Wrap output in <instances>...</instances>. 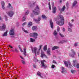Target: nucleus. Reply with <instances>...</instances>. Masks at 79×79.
<instances>
[{"mask_svg": "<svg viewBox=\"0 0 79 79\" xmlns=\"http://www.w3.org/2000/svg\"><path fill=\"white\" fill-rule=\"evenodd\" d=\"M40 17H39L38 18V19H33V21H34L36 23H37V24H39V22L40 21L41 19Z\"/></svg>", "mask_w": 79, "mask_h": 79, "instance_id": "1a4fd4ad", "label": "nucleus"}, {"mask_svg": "<svg viewBox=\"0 0 79 79\" xmlns=\"http://www.w3.org/2000/svg\"><path fill=\"white\" fill-rule=\"evenodd\" d=\"M41 58H47V56H46L45 54L44 53V52L42 51L41 50Z\"/></svg>", "mask_w": 79, "mask_h": 79, "instance_id": "ddd939ff", "label": "nucleus"}, {"mask_svg": "<svg viewBox=\"0 0 79 79\" xmlns=\"http://www.w3.org/2000/svg\"><path fill=\"white\" fill-rule=\"evenodd\" d=\"M69 27H72V26H73V24L69 22Z\"/></svg>", "mask_w": 79, "mask_h": 79, "instance_id": "58836bf2", "label": "nucleus"}, {"mask_svg": "<svg viewBox=\"0 0 79 79\" xmlns=\"http://www.w3.org/2000/svg\"><path fill=\"white\" fill-rule=\"evenodd\" d=\"M32 25V23L31 22H29L27 24L28 27H30Z\"/></svg>", "mask_w": 79, "mask_h": 79, "instance_id": "412c9836", "label": "nucleus"}, {"mask_svg": "<svg viewBox=\"0 0 79 79\" xmlns=\"http://www.w3.org/2000/svg\"><path fill=\"white\" fill-rule=\"evenodd\" d=\"M53 2L52 3V8H54L55 7H54V4H53Z\"/></svg>", "mask_w": 79, "mask_h": 79, "instance_id": "052dcab7", "label": "nucleus"}, {"mask_svg": "<svg viewBox=\"0 0 79 79\" xmlns=\"http://www.w3.org/2000/svg\"><path fill=\"white\" fill-rule=\"evenodd\" d=\"M10 35H15V30L14 29H11L10 31Z\"/></svg>", "mask_w": 79, "mask_h": 79, "instance_id": "9b49d317", "label": "nucleus"}, {"mask_svg": "<svg viewBox=\"0 0 79 79\" xmlns=\"http://www.w3.org/2000/svg\"><path fill=\"white\" fill-rule=\"evenodd\" d=\"M27 23L26 22H25L23 24L22 26H25V25Z\"/></svg>", "mask_w": 79, "mask_h": 79, "instance_id": "09e8293b", "label": "nucleus"}, {"mask_svg": "<svg viewBox=\"0 0 79 79\" xmlns=\"http://www.w3.org/2000/svg\"><path fill=\"white\" fill-rule=\"evenodd\" d=\"M71 21H72V22H74V19H72L71 20Z\"/></svg>", "mask_w": 79, "mask_h": 79, "instance_id": "69168bd1", "label": "nucleus"}, {"mask_svg": "<svg viewBox=\"0 0 79 79\" xmlns=\"http://www.w3.org/2000/svg\"><path fill=\"white\" fill-rule=\"evenodd\" d=\"M74 46V47H77V44L76 43H75Z\"/></svg>", "mask_w": 79, "mask_h": 79, "instance_id": "864d4df0", "label": "nucleus"}, {"mask_svg": "<svg viewBox=\"0 0 79 79\" xmlns=\"http://www.w3.org/2000/svg\"><path fill=\"white\" fill-rule=\"evenodd\" d=\"M42 18L44 19H47V17L44 15H43L42 16Z\"/></svg>", "mask_w": 79, "mask_h": 79, "instance_id": "2f4dec72", "label": "nucleus"}, {"mask_svg": "<svg viewBox=\"0 0 79 79\" xmlns=\"http://www.w3.org/2000/svg\"><path fill=\"white\" fill-rule=\"evenodd\" d=\"M22 30L24 31V32H25V33H27V34H28L29 33V32L27 31L26 30H25L24 29V28H22Z\"/></svg>", "mask_w": 79, "mask_h": 79, "instance_id": "c756f323", "label": "nucleus"}, {"mask_svg": "<svg viewBox=\"0 0 79 79\" xmlns=\"http://www.w3.org/2000/svg\"><path fill=\"white\" fill-rule=\"evenodd\" d=\"M11 5L10 4V3H9L8 4V7L9 8H10L11 6Z\"/></svg>", "mask_w": 79, "mask_h": 79, "instance_id": "603ef678", "label": "nucleus"}, {"mask_svg": "<svg viewBox=\"0 0 79 79\" xmlns=\"http://www.w3.org/2000/svg\"><path fill=\"white\" fill-rule=\"evenodd\" d=\"M62 31L63 32H64L65 31V29H64V27H63Z\"/></svg>", "mask_w": 79, "mask_h": 79, "instance_id": "13d9d810", "label": "nucleus"}, {"mask_svg": "<svg viewBox=\"0 0 79 79\" xmlns=\"http://www.w3.org/2000/svg\"><path fill=\"white\" fill-rule=\"evenodd\" d=\"M26 49H23V55H24V56H26Z\"/></svg>", "mask_w": 79, "mask_h": 79, "instance_id": "bb28decb", "label": "nucleus"}, {"mask_svg": "<svg viewBox=\"0 0 79 79\" xmlns=\"http://www.w3.org/2000/svg\"><path fill=\"white\" fill-rule=\"evenodd\" d=\"M53 34L54 36H56L57 35H58V33L55 30L53 33Z\"/></svg>", "mask_w": 79, "mask_h": 79, "instance_id": "5701e85b", "label": "nucleus"}, {"mask_svg": "<svg viewBox=\"0 0 79 79\" xmlns=\"http://www.w3.org/2000/svg\"><path fill=\"white\" fill-rule=\"evenodd\" d=\"M21 61L22 63L23 64H26V62H25V61H24V60H21Z\"/></svg>", "mask_w": 79, "mask_h": 79, "instance_id": "a19ab883", "label": "nucleus"}, {"mask_svg": "<svg viewBox=\"0 0 79 79\" xmlns=\"http://www.w3.org/2000/svg\"><path fill=\"white\" fill-rule=\"evenodd\" d=\"M62 1H61V0H60V3H61Z\"/></svg>", "mask_w": 79, "mask_h": 79, "instance_id": "774afa93", "label": "nucleus"}, {"mask_svg": "<svg viewBox=\"0 0 79 79\" xmlns=\"http://www.w3.org/2000/svg\"><path fill=\"white\" fill-rule=\"evenodd\" d=\"M42 45L41 44L39 45V48L38 50L37 51V55H39V53H40V50L42 49Z\"/></svg>", "mask_w": 79, "mask_h": 79, "instance_id": "4468645a", "label": "nucleus"}, {"mask_svg": "<svg viewBox=\"0 0 79 79\" xmlns=\"http://www.w3.org/2000/svg\"><path fill=\"white\" fill-rule=\"evenodd\" d=\"M9 47H10V48H13V47H12V46H9Z\"/></svg>", "mask_w": 79, "mask_h": 79, "instance_id": "680f3d73", "label": "nucleus"}, {"mask_svg": "<svg viewBox=\"0 0 79 79\" xmlns=\"http://www.w3.org/2000/svg\"><path fill=\"white\" fill-rule=\"evenodd\" d=\"M6 28V26L5 24H3L2 26L0 27V31H3V30H5Z\"/></svg>", "mask_w": 79, "mask_h": 79, "instance_id": "9d476101", "label": "nucleus"}, {"mask_svg": "<svg viewBox=\"0 0 79 79\" xmlns=\"http://www.w3.org/2000/svg\"><path fill=\"white\" fill-rule=\"evenodd\" d=\"M31 29L33 31H37V27L35 26H33L31 28Z\"/></svg>", "mask_w": 79, "mask_h": 79, "instance_id": "4be33fe9", "label": "nucleus"}, {"mask_svg": "<svg viewBox=\"0 0 79 79\" xmlns=\"http://www.w3.org/2000/svg\"><path fill=\"white\" fill-rule=\"evenodd\" d=\"M60 27H57V32H59L60 31Z\"/></svg>", "mask_w": 79, "mask_h": 79, "instance_id": "de8ad7c7", "label": "nucleus"}, {"mask_svg": "<svg viewBox=\"0 0 79 79\" xmlns=\"http://www.w3.org/2000/svg\"><path fill=\"white\" fill-rule=\"evenodd\" d=\"M72 27H68V31H69V32H71L72 31Z\"/></svg>", "mask_w": 79, "mask_h": 79, "instance_id": "393cba45", "label": "nucleus"}, {"mask_svg": "<svg viewBox=\"0 0 79 79\" xmlns=\"http://www.w3.org/2000/svg\"><path fill=\"white\" fill-rule=\"evenodd\" d=\"M64 64H65V66L68 67V63H67V62L64 61Z\"/></svg>", "mask_w": 79, "mask_h": 79, "instance_id": "ea45409f", "label": "nucleus"}, {"mask_svg": "<svg viewBox=\"0 0 79 79\" xmlns=\"http://www.w3.org/2000/svg\"><path fill=\"white\" fill-rule=\"evenodd\" d=\"M30 37H33L35 39H37V36H38V34L36 32L31 33L30 34Z\"/></svg>", "mask_w": 79, "mask_h": 79, "instance_id": "7ed1b4c3", "label": "nucleus"}, {"mask_svg": "<svg viewBox=\"0 0 79 79\" xmlns=\"http://www.w3.org/2000/svg\"><path fill=\"white\" fill-rule=\"evenodd\" d=\"M8 32V31H7L6 32H5L2 35V37H6V36H7V33Z\"/></svg>", "mask_w": 79, "mask_h": 79, "instance_id": "b1692460", "label": "nucleus"}, {"mask_svg": "<svg viewBox=\"0 0 79 79\" xmlns=\"http://www.w3.org/2000/svg\"><path fill=\"white\" fill-rule=\"evenodd\" d=\"M74 55H75V54H73V53H70L69 54V56H70L71 57L73 58L74 56Z\"/></svg>", "mask_w": 79, "mask_h": 79, "instance_id": "7c9ffc66", "label": "nucleus"}, {"mask_svg": "<svg viewBox=\"0 0 79 79\" xmlns=\"http://www.w3.org/2000/svg\"><path fill=\"white\" fill-rule=\"evenodd\" d=\"M5 21H7L8 20V19H7V16L6 15H5Z\"/></svg>", "mask_w": 79, "mask_h": 79, "instance_id": "37998d69", "label": "nucleus"}, {"mask_svg": "<svg viewBox=\"0 0 79 79\" xmlns=\"http://www.w3.org/2000/svg\"><path fill=\"white\" fill-rule=\"evenodd\" d=\"M37 75H38V76H40V77H41V78H42L43 79H44L46 77L45 75L44 74L41 73L39 71H38L37 73Z\"/></svg>", "mask_w": 79, "mask_h": 79, "instance_id": "20e7f679", "label": "nucleus"}, {"mask_svg": "<svg viewBox=\"0 0 79 79\" xmlns=\"http://www.w3.org/2000/svg\"><path fill=\"white\" fill-rule=\"evenodd\" d=\"M19 49L21 52H23V50H22V49H21V48H20Z\"/></svg>", "mask_w": 79, "mask_h": 79, "instance_id": "bf43d9fd", "label": "nucleus"}, {"mask_svg": "<svg viewBox=\"0 0 79 79\" xmlns=\"http://www.w3.org/2000/svg\"><path fill=\"white\" fill-rule=\"evenodd\" d=\"M66 42H67V40H64L62 41H60L59 42V44H63V43H66Z\"/></svg>", "mask_w": 79, "mask_h": 79, "instance_id": "6ab92c4d", "label": "nucleus"}, {"mask_svg": "<svg viewBox=\"0 0 79 79\" xmlns=\"http://www.w3.org/2000/svg\"><path fill=\"white\" fill-rule=\"evenodd\" d=\"M59 34L61 37H62V38L64 37V35H63V34H61L60 33H59Z\"/></svg>", "mask_w": 79, "mask_h": 79, "instance_id": "4c0bfd02", "label": "nucleus"}, {"mask_svg": "<svg viewBox=\"0 0 79 79\" xmlns=\"http://www.w3.org/2000/svg\"><path fill=\"white\" fill-rule=\"evenodd\" d=\"M33 66L34 68H36V65L34 64Z\"/></svg>", "mask_w": 79, "mask_h": 79, "instance_id": "4d7b16f0", "label": "nucleus"}, {"mask_svg": "<svg viewBox=\"0 0 79 79\" xmlns=\"http://www.w3.org/2000/svg\"><path fill=\"white\" fill-rule=\"evenodd\" d=\"M34 58L35 59V62H37V61H38V60H37V58H36L34 57Z\"/></svg>", "mask_w": 79, "mask_h": 79, "instance_id": "3c124183", "label": "nucleus"}, {"mask_svg": "<svg viewBox=\"0 0 79 79\" xmlns=\"http://www.w3.org/2000/svg\"><path fill=\"white\" fill-rule=\"evenodd\" d=\"M58 18H60V21H57L56 22V24L59 26H63L64 23V19L63 15H60L58 17Z\"/></svg>", "mask_w": 79, "mask_h": 79, "instance_id": "f257e3e1", "label": "nucleus"}, {"mask_svg": "<svg viewBox=\"0 0 79 79\" xmlns=\"http://www.w3.org/2000/svg\"><path fill=\"white\" fill-rule=\"evenodd\" d=\"M53 63H55V64H56V61H55V60H53Z\"/></svg>", "mask_w": 79, "mask_h": 79, "instance_id": "6e6d98bb", "label": "nucleus"}, {"mask_svg": "<svg viewBox=\"0 0 79 79\" xmlns=\"http://www.w3.org/2000/svg\"><path fill=\"white\" fill-rule=\"evenodd\" d=\"M1 5L2 6H5V2L3 1H2L1 2Z\"/></svg>", "mask_w": 79, "mask_h": 79, "instance_id": "e433bc0d", "label": "nucleus"}, {"mask_svg": "<svg viewBox=\"0 0 79 79\" xmlns=\"http://www.w3.org/2000/svg\"><path fill=\"white\" fill-rule=\"evenodd\" d=\"M73 66L74 67H76L77 69L79 68V64L77 63V61L76 60H73Z\"/></svg>", "mask_w": 79, "mask_h": 79, "instance_id": "0eeeda50", "label": "nucleus"}, {"mask_svg": "<svg viewBox=\"0 0 79 79\" xmlns=\"http://www.w3.org/2000/svg\"><path fill=\"white\" fill-rule=\"evenodd\" d=\"M2 8L3 10H5V6H2Z\"/></svg>", "mask_w": 79, "mask_h": 79, "instance_id": "a18cd8bd", "label": "nucleus"}, {"mask_svg": "<svg viewBox=\"0 0 79 79\" xmlns=\"http://www.w3.org/2000/svg\"><path fill=\"white\" fill-rule=\"evenodd\" d=\"M50 24L51 26V27L53 29V23L52 22V20H50Z\"/></svg>", "mask_w": 79, "mask_h": 79, "instance_id": "dca6fc26", "label": "nucleus"}, {"mask_svg": "<svg viewBox=\"0 0 79 79\" xmlns=\"http://www.w3.org/2000/svg\"><path fill=\"white\" fill-rule=\"evenodd\" d=\"M61 68L62 70L61 73H66V70L64 69V67H62Z\"/></svg>", "mask_w": 79, "mask_h": 79, "instance_id": "2eb2a0df", "label": "nucleus"}, {"mask_svg": "<svg viewBox=\"0 0 79 79\" xmlns=\"http://www.w3.org/2000/svg\"><path fill=\"white\" fill-rule=\"evenodd\" d=\"M52 13H54V14H55L56 12V7H52Z\"/></svg>", "mask_w": 79, "mask_h": 79, "instance_id": "a211bd4d", "label": "nucleus"}, {"mask_svg": "<svg viewBox=\"0 0 79 79\" xmlns=\"http://www.w3.org/2000/svg\"><path fill=\"white\" fill-rule=\"evenodd\" d=\"M30 16L31 17V18H33V17H34V14H33V13L31 14Z\"/></svg>", "mask_w": 79, "mask_h": 79, "instance_id": "c03bdc74", "label": "nucleus"}, {"mask_svg": "<svg viewBox=\"0 0 79 79\" xmlns=\"http://www.w3.org/2000/svg\"><path fill=\"white\" fill-rule=\"evenodd\" d=\"M33 13L35 15H39V6H37L34 10L32 11Z\"/></svg>", "mask_w": 79, "mask_h": 79, "instance_id": "f03ea898", "label": "nucleus"}, {"mask_svg": "<svg viewBox=\"0 0 79 79\" xmlns=\"http://www.w3.org/2000/svg\"><path fill=\"white\" fill-rule=\"evenodd\" d=\"M45 62V60H42L41 61V63L42 64V67H43L44 68H47V66L45 65L44 64V62Z\"/></svg>", "mask_w": 79, "mask_h": 79, "instance_id": "f8f14e48", "label": "nucleus"}, {"mask_svg": "<svg viewBox=\"0 0 79 79\" xmlns=\"http://www.w3.org/2000/svg\"><path fill=\"white\" fill-rule=\"evenodd\" d=\"M77 2L76 1H75L73 4V6H75L77 4Z\"/></svg>", "mask_w": 79, "mask_h": 79, "instance_id": "cd10ccee", "label": "nucleus"}, {"mask_svg": "<svg viewBox=\"0 0 79 79\" xmlns=\"http://www.w3.org/2000/svg\"><path fill=\"white\" fill-rule=\"evenodd\" d=\"M20 58H21L22 59H23V60H24V58H23V57H22V56H20Z\"/></svg>", "mask_w": 79, "mask_h": 79, "instance_id": "e2e57ef3", "label": "nucleus"}, {"mask_svg": "<svg viewBox=\"0 0 79 79\" xmlns=\"http://www.w3.org/2000/svg\"><path fill=\"white\" fill-rule=\"evenodd\" d=\"M65 6H64L60 10V13H61L62 11H64V10H65Z\"/></svg>", "mask_w": 79, "mask_h": 79, "instance_id": "aec40b11", "label": "nucleus"}, {"mask_svg": "<svg viewBox=\"0 0 79 79\" xmlns=\"http://www.w3.org/2000/svg\"><path fill=\"white\" fill-rule=\"evenodd\" d=\"M30 40L31 42H35V39L32 38H30Z\"/></svg>", "mask_w": 79, "mask_h": 79, "instance_id": "f704fd0d", "label": "nucleus"}, {"mask_svg": "<svg viewBox=\"0 0 79 79\" xmlns=\"http://www.w3.org/2000/svg\"><path fill=\"white\" fill-rule=\"evenodd\" d=\"M71 52H72L71 53H73V54H76V52H74V50L73 49H71Z\"/></svg>", "mask_w": 79, "mask_h": 79, "instance_id": "c9c22d12", "label": "nucleus"}, {"mask_svg": "<svg viewBox=\"0 0 79 79\" xmlns=\"http://www.w3.org/2000/svg\"><path fill=\"white\" fill-rule=\"evenodd\" d=\"M48 5H49V10H51V6L50 5V3H48Z\"/></svg>", "mask_w": 79, "mask_h": 79, "instance_id": "79ce46f5", "label": "nucleus"}, {"mask_svg": "<svg viewBox=\"0 0 79 79\" xmlns=\"http://www.w3.org/2000/svg\"><path fill=\"white\" fill-rule=\"evenodd\" d=\"M9 8H10V10H13V7L12 6L10 7Z\"/></svg>", "mask_w": 79, "mask_h": 79, "instance_id": "5fc2aeb1", "label": "nucleus"}, {"mask_svg": "<svg viewBox=\"0 0 79 79\" xmlns=\"http://www.w3.org/2000/svg\"><path fill=\"white\" fill-rule=\"evenodd\" d=\"M15 51L17 53H18L19 52V51L18 50V49H16V48H15Z\"/></svg>", "mask_w": 79, "mask_h": 79, "instance_id": "49530a36", "label": "nucleus"}, {"mask_svg": "<svg viewBox=\"0 0 79 79\" xmlns=\"http://www.w3.org/2000/svg\"><path fill=\"white\" fill-rule=\"evenodd\" d=\"M47 49V46L46 45H45L44 46L43 50H44V51H46Z\"/></svg>", "mask_w": 79, "mask_h": 79, "instance_id": "c85d7f7f", "label": "nucleus"}, {"mask_svg": "<svg viewBox=\"0 0 79 79\" xmlns=\"http://www.w3.org/2000/svg\"><path fill=\"white\" fill-rule=\"evenodd\" d=\"M71 72L72 73V74H74V73L76 72V71L74 70H71Z\"/></svg>", "mask_w": 79, "mask_h": 79, "instance_id": "72a5a7b5", "label": "nucleus"}, {"mask_svg": "<svg viewBox=\"0 0 79 79\" xmlns=\"http://www.w3.org/2000/svg\"><path fill=\"white\" fill-rule=\"evenodd\" d=\"M58 46H54L52 48V50H55L56 49H58Z\"/></svg>", "mask_w": 79, "mask_h": 79, "instance_id": "a878e982", "label": "nucleus"}, {"mask_svg": "<svg viewBox=\"0 0 79 79\" xmlns=\"http://www.w3.org/2000/svg\"><path fill=\"white\" fill-rule=\"evenodd\" d=\"M55 65L52 64V66H51V68H52L53 69L55 68Z\"/></svg>", "mask_w": 79, "mask_h": 79, "instance_id": "8fccbe9b", "label": "nucleus"}, {"mask_svg": "<svg viewBox=\"0 0 79 79\" xmlns=\"http://www.w3.org/2000/svg\"><path fill=\"white\" fill-rule=\"evenodd\" d=\"M19 49L21 48V46H20V45H19Z\"/></svg>", "mask_w": 79, "mask_h": 79, "instance_id": "0e129e2a", "label": "nucleus"}, {"mask_svg": "<svg viewBox=\"0 0 79 79\" xmlns=\"http://www.w3.org/2000/svg\"><path fill=\"white\" fill-rule=\"evenodd\" d=\"M68 6V5H69V3H68V2H67V4H66Z\"/></svg>", "mask_w": 79, "mask_h": 79, "instance_id": "338daca9", "label": "nucleus"}, {"mask_svg": "<svg viewBox=\"0 0 79 79\" xmlns=\"http://www.w3.org/2000/svg\"><path fill=\"white\" fill-rule=\"evenodd\" d=\"M29 8H32V7H34V5L32 3H31L29 4Z\"/></svg>", "mask_w": 79, "mask_h": 79, "instance_id": "473e14b6", "label": "nucleus"}, {"mask_svg": "<svg viewBox=\"0 0 79 79\" xmlns=\"http://www.w3.org/2000/svg\"><path fill=\"white\" fill-rule=\"evenodd\" d=\"M47 52V54H48V55H49L50 56V53H51L50 48H48Z\"/></svg>", "mask_w": 79, "mask_h": 79, "instance_id": "f3484780", "label": "nucleus"}, {"mask_svg": "<svg viewBox=\"0 0 79 79\" xmlns=\"http://www.w3.org/2000/svg\"><path fill=\"white\" fill-rule=\"evenodd\" d=\"M7 14L11 18H12L14 14H15V12L11 11L9 12Z\"/></svg>", "mask_w": 79, "mask_h": 79, "instance_id": "6e6552de", "label": "nucleus"}, {"mask_svg": "<svg viewBox=\"0 0 79 79\" xmlns=\"http://www.w3.org/2000/svg\"><path fill=\"white\" fill-rule=\"evenodd\" d=\"M37 48L35 47L33 48L32 49V53H34L35 55V56H37V55H38L39 54H37Z\"/></svg>", "mask_w": 79, "mask_h": 79, "instance_id": "423d86ee", "label": "nucleus"}, {"mask_svg": "<svg viewBox=\"0 0 79 79\" xmlns=\"http://www.w3.org/2000/svg\"><path fill=\"white\" fill-rule=\"evenodd\" d=\"M29 13V11L27 10L25 14L23 15L22 21H24L26 20V18H27L26 15H27Z\"/></svg>", "mask_w": 79, "mask_h": 79, "instance_id": "39448f33", "label": "nucleus"}]
</instances>
